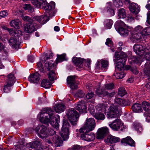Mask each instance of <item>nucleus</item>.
<instances>
[{"instance_id":"obj_32","label":"nucleus","mask_w":150,"mask_h":150,"mask_svg":"<svg viewBox=\"0 0 150 150\" xmlns=\"http://www.w3.org/2000/svg\"><path fill=\"white\" fill-rule=\"evenodd\" d=\"M134 127L135 130L139 134L141 133L143 131V128L142 127L139 123L134 122Z\"/></svg>"},{"instance_id":"obj_40","label":"nucleus","mask_w":150,"mask_h":150,"mask_svg":"<svg viewBox=\"0 0 150 150\" xmlns=\"http://www.w3.org/2000/svg\"><path fill=\"white\" fill-rule=\"evenodd\" d=\"M57 58L56 60V64L66 60L65 59L66 54H62L61 55L57 54Z\"/></svg>"},{"instance_id":"obj_6","label":"nucleus","mask_w":150,"mask_h":150,"mask_svg":"<svg viewBox=\"0 0 150 150\" xmlns=\"http://www.w3.org/2000/svg\"><path fill=\"white\" fill-rule=\"evenodd\" d=\"M70 128V125L67 121L64 120L61 130L59 132L61 136L64 140H66L68 139Z\"/></svg>"},{"instance_id":"obj_27","label":"nucleus","mask_w":150,"mask_h":150,"mask_svg":"<svg viewBox=\"0 0 150 150\" xmlns=\"http://www.w3.org/2000/svg\"><path fill=\"white\" fill-rule=\"evenodd\" d=\"M65 108V106L63 104H58L55 105L54 110L57 113H61L64 111Z\"/></svg>"},{"instance_id":"obj_30","label":"nucleus","mask_w":150,"mask_h":150,"mask_svg":"<svg viewBox=\"0 0 150 150\" xmlns=\"http://www.w3.org/2000/svg\"><path fill=\"white\" fill-rule=\"evenodd\" d=\"M119 33L123 36H127L129 34V31L127 28L120 27L119 29Z\"/></svg>"},{"instance_id":"obj_26","label":"nucleus","mask_w":150,"mask_h":150,"mask_svg":"<svg viewBox=\"0 0 150 150\" xmlns=\"http://www.w3.org/2000/svg\"><path fill=\"white\" fill-rule=\"evenodd\" d=\"M144 70V73L147 76L148 79L150 81V62L148 61L146 62Z\"/></svg>"},{"instance_id":"obj_64","label":"nucleus","mask_w":150,"mask_h":150,"mask_svg":"<svg viewBox=\"0 0 150 150\" xmlns=\"http://www.w3.org/2000/svg\"><path fill=\"white\" fill-rule=\"evenodd\" d=\"M49 133L50 135L54 136L56 133V131L52 129H50L49 130Z\"/></svg>"},{"instance_id":"obj_33","label":"nucleus","mask_w":150,"mask_h":150,"mask_svg":"<svg viewBox=\"0 0 150 150\" xmlns=\"http://www.w3.org/2000/svg\"><path fill=\"white\" fill-rule=\"evenodd\" d=\"M51 83L47 79H44L42 80L41 83V86L45 88H50L51 86Z\"/></svg>"},{"instance_id":"obj_39","label":"nucleus","mask_w":150,"mask_h":150,"mask_svg":"<svg viewBox=\"0 0 150 150\" xmlns=\"http://www.w3.org/2000/svg\"><path fill=\"white\" fill-rule=\"evenodd\" d=\"M7 83L13 84L15 82V79L13 74L10 73L7 76Z\"/></svg>"},{"instance_id":"obj_35","label":"nucleus","mask_w":150,"mask_h":150,"mask_svg":"<svg viewBox=\"0 0 150 150\" xmlns=\"http://www.w3.org/2000/svg\"><path fill=\"white\" fill-rule=\"evenodd\" d=\"M113 24V21L111 19L105 20L104 23V26L105 29H110Z\"/></svg>"},{"instance_id":"obj_52","label":"nucleus","mask_w":150,"mask_h":150,"mask_svg":"<svg viewBox=\"0 0 150 150\" xmlns=\"http://www.w3.org/2000/svg\"><path fill=\"white\" fill-rule=\"evenodd\" d=\"M103 96H107L109 97H112L115 95V93L114 92H112L111 93H108L106 91H105L103 92Z\"/></svg>"},{"instance_id":"obj_23","label":"nucleus","mask_w":150,"mask_h":150,"mask_svg":"<svg viewBox=\"0 0 150 150\" xmlns=\"http://www.w3.org/2000/svg\"><path fill=\"white\" fill-rule=\"evenodd\" d=\"M52 139L56 146H59L62 145L63 141L59 136L55 134L53 136Z\"/></svg>"},{"instance_id":"obj_34","label":"nucleus","mask_w":150,"mask_h":150,"mask_svg":"<svg viewBox=\"0 0 150 150\" xmlns=\"http://www.w3.org/2000/svg\"><path fill=\"white\" fill-rule=\"evenodd\" d=\"M92 114H93V116L95 118L98 120H103L105 118V116L104 115L102 112H99L94 114L93 112Z\"/></svg>"},{"instance_id":"obj_61","label":"nucleus","mask_w":150,"mask_h":150,"mask_svg":"<svg viewBox=\"0 0 150 150\" xmlns=\"http://www.w3.org/2000/svg\"><path fill=\"white\" fill-rule=\"evenodd\" d=\"M131 71L134 74H137L138 73V72L136 67L131 68L130 69Z\"/></svg>"},{"instance_id":"obj_25","label":"nucleus","mask_w":150,"mask_h":150,"mask_svg":"<svg viewBox=\"0 0 150 150\" xmlns=\"http://www.w3.org/2000/svg\"><path fill=\"white\" fill-rule=\"evenodd\" d=\"M32 142H30L28 144V146L32 149H38V148L40 147L39 144H40L41 140L38 138Z\"/></svg>"},{"instance_id":"obj_13","label":"nucleus","mask_w":150,"mask_h":150,"mask_svg":"<svg viewBox=\"0 0 150 150\" xmlns=\"http://www.w3.org/2000/svg\"><path fill=\"white\" fill-rule=\"evenodd\" d=\"M36 24L33 21L30 23H27L24 26V31L28 33H31L37 30Z\"/></svg>"},{"instance_id":"obj_9","label":"nucleus","mask_w":150,"mask_h":150,"mask_svg":"<svg viewBox=\"0 0 150 150\" xmlns=\"http://www.w3.org/2000/svg\"><path fill=\"white\" fill-rule=\"evenodd\" d=\"M45 15L41 16H37L35 19L39 23L41 24H44L48 21L49 18L54 16L52 10H47L45 13Z\"/></svg>"},{"instance_id":"obj_19","label":"nucleus","mask_w":150,"mask_h":150,"mask_svg":"<svg viewBox=\"0 0 150 150\" xmlns=\"http://www.w3.org/2000/svg\"><path fill=\"white\" fill-rule=\"evenodd\" d=\"M84 60V59L80 57H74L72 59L73 62L78 69L83 67V63Z\"/></svg>"},{"instance_id":"obj_7","label":"nucleus","mask_w":150,"mask_h":150,"mask_svg":"<svg viewBox=\"0 0 150 150\" xmlns=\"http://www.w3.org/2000/svg\"><path fill=\"white\" fill-rule=\"evenodd\" d=\"M54 63L53 61L46 62L45 64V67L49 72L48 74V78L51 81H53L56 79L55 74L54 70L56 69V67L54 65Z\"/></svg>"},{"instance_id":"obj_8","label":"nucleus","mask_w":150,"mask_h":150,"mask_svg":"<svg viewBox=\"0 0 150 150\" xmlns=\"http://www.w3.org/2000/svg\"><path fill=\"white\" fill-rule=\"evenodd\" d=\"M32 4L36 7L46 11L52 10V7L48 4L46 0H33Z\"/></svg>"},{"instance_id":"obj_3","label":"nucleus","mask_w":150,"mask_h":150,"mask_svg":"<svg viewBox=\"0 0 150 150\" xmlns=\"http://www.w3.org/2000/svg\"><path fill=\"white\" fill-rule=\"evenodd\" d=\"M96 125L94 118H91L87 119L84 126L79 130L80 133L88 132L94 129Z\"/></svg>"},{"instance_id":"obj_28","label":"nucleus","mask_w":150,"mask_h":150,"mask_svg":"<svg viewBox=\"0 0 150 150\" xmlns=\"http://www.w3.org/2000/svg\"><path fill=\"white\" fill-rule=\"evenodd\" d=\"M132 111L135 112L139 113L142 112L141 105L139 103H134L132 106Z\"/></svg>"},{"instance_id":"obj_11","label":"nucleus","mask_w":150,"mask_h":150,"mask_svg":"<svg viewBox=\"0 0 150 150\" xmlns=\"http://www.w3.org/2000/svg\"><path fill=\"white\" fill-rule=\"evenodd\" d=\"M123 123L121 120L119 119L115 120L109 125V126L114 131H118L120 128V127L123 126L124 129L125 128L126 126L123 125Z\"/></svg>"},{"instance_id":"obj_53","label":"nucleus","mask_w":150,"mask_h":150,"mask_svg":"<svg viewBox=\"0 0 150 150\" xmlns=\"http://www.w3.org/2000/svg\"><path fill=\"white\" fill-rule=\"evenodd\" d=\"M114 85L112 83H107L105 85V88L107 90H112L113 88Z\"/></svg>"},{"instance_id":"obj_44","label":"nucleus","mask_w":150,"mask_h":150,"mask_svg":"<svg viewBox=\"0 0 150 150\" xmlns=\"http://www.w3.org/2000/svg\"><path fill=\"white\" fill-rule=\"evenodd\" d=\"M118 16L120 18H124L125 17V11L123 8L120 9L118 11Z\"/></svg>"},{"instance_id":"obj_42","label":"nucleus","mask_w":150,"mask_h":150,"mask_svg":"<svg viewBox=\"0 0 150 150\" xmlns=\"http://www.w3.org/2000/svg\"><path fill=\"white\" fill-rule=\"evenodd\" d=\"M142 106L144 110L146 111L150 110V103L146 101H144L142 103Z\"/></svg>"},{"instance_id":"obj_37","label":"nucleus","mask_w":150,"mask_h":150,"mask_svg":"<svg viewBox=\"0 0 150 150\" xmlns=\"http://www.w3.org/2000/svg\"><path fill=\"white\" fill-rule=\"evenodd\" d=\"M9 44L12 45L13 48L16 49L19 47V45L17 43V40L16 39L11 38L9 40Z\"/></svg>"},{"instance_id":"obj_54","label":"nucleus","mask_w":150,"mask_h":150,"mask_svg":"<svg viewBox=\"0 0 150 150\" xmlns=\"http://www.w3.org/2000/svg\"><path fill=\"white\" fill-rule=\"evenodd\" d=\"M149 51H147V52H146V53L145 54V57L146 59L147 60H148V61H150V47H147Z\"/></svg>"},{"instance_id":"obj_58","label":"nucleus","mask_w":150,"mask_h":150,"mask_svg":"<svg viewBox=\"0 0 150 150\" xmlns=\"http://www.w3.org/2000/svg\"><path fill=\"white\" fill-rule=\"evenodd\" d=\"M22 19L24 21H28L27 23H30V22H32L33 21L32 19H31L29 17L27 16H23Z\"/></svg>"},{"instance_id":"obj_59","label":"nucleus","mask_w":150,"mask_h":150,"mask_svg":"<svg viewBox=\"0 0 150 150\" xmlns=\"http://www.w3.org/2000/svg\"><path fill=\"white\" fill-rule=\"evenodd\" d=\"M94 94L92 92H88L86 95V98L87 99L91 98L93 96Z\"/></svg>"},{"instance_id":"obj_47","label":"nucleus","mask_w":150,"mask_h":150,"mask_svg":"<svg viewBox=\"0 0 150 150\" xmlns=\"http://www.w3.org/2000/svg\"><path fill=\"white\" fill-rule=\"evenodd\" d=\"M13 84L8 83H7L6 85L4 86L3 91L4 92L8 93L9 92L11 89V87Z\"/></svg>"},{"instance_id":"obj_17","label":"nucleus","mask_w":150,"mask_h":150,"mask_svg":"<svg viewBox=\"0 0 150 150\" xmlns=\"http://www.w3.org/2000/svg\"><path fill=\"white\" fill-rule=\"evenodd\" d=\"M87 132H82L81 135V138L84 140L88 142L93 141L95 138V136L93 133H87Z\"/></svg>"},{"instance_id":"obj_15","label":"nucleus","mask_w":150,"mask_h":150,"mask_svg":"<svg viewBox=\"0 0 150 150\" xmlns=\"http://www.w3.org/2000/svg\"><path fill=\"white\" fill-rule=\"evenodd\" d=\"M109 133V129L106 127L99 128L97 133L96 138L98 139H103L105 135Z\"/></svg>"},{"instance_id":"obj_46","label":"nucleus","mask_w":150,"mask_h":150,"mask_svg":"<svg viewBox=\"0 0 150 150\" xmlns=\"http://www.w3.org/2000/svg\"><path fill=\"white\" fill-rule=\"evenodd\" d=\"M125 74L124 72L115 73L114 75L117 79H122L125 76Z\"/></svg>"},{"instance_id":"obj_56","label":"nucleus","mask_w":150,"mask_h":150,"mask_svg":"<svg viewBox=\"0 0 150 150\" xmlns=\"http://www.w3.org/2000/svg\"><path fill=\"white\" fill-rule=\"evenodd\" d=\"M105 44L106 45L110 47L112 46L113 45L112 42L109 38L107 39Z\"/></svg>"},{"instance_id":"obj_50","label":"nucleus","mask_w":150,"mask_h":150,"mask_svg":"<svg viewBox=\"0 0 150 150\" xmlns=\"http://www.w3.org/2000/svg\"><path fill=\"white\" fill-rule=\"evenodd\" d=\"M84 93L80 90H78L75 94V96L76 97L79 98H83L84 96Z\"/></svg>"},{"instance_id":"obj_10","label":"nucleus","mask_w":150,"mask_h":150,"mask_svg":"<svg viewBox=\"0 0 150 150\" xmlns=\"http://www.w3.org/2000/svg\"><path fill=\"white\" fill-rule=\"evenodd\" d=\"M107 117L109 118H115L119 116V112L117 106L112 105L109 108L107 112Z\"/></svg>"},{"instance_id":"obj_4","label":"nucleus","mask_w":150,"mask_h":150,"mask_svg":"<svg viewBox=\"0 0 150 150\" xmlns=\"http://www.w3.org/2000/svg\"><path fill=\"white\" fill-rule=\"evenodd\" d=\"M66 115L72 125H76L79 114L75 109L71 108L68 110L67 111Z\"/></svg>"},{"instance_id":"obj_41","label":"nucleus","mask_w":150,"mask_h":150,"mask_svg":"<svg viewBox=\"0 0 150 150\" xmlns=\"http://www.w3.org/2000/svg\"><path fill=\"white\" fill-rule=\"evenodd\" d=\"M129 61L131 60L133 62L137 64H140L141 61L140 57H136L135 56H132L129 58Z\"/></svg>"},{"instance_id":"obj_57","label":"nucleus","mask_w":150,"mask_h":150,"mask_svg":"<svg viewBox=\"0 0 150 150\" xmlns=\"http://www.w3.org/2000/svg\"><path fill=\"white\" fill-rule=\"evenodd\" d=\"M28 61L31 62H33L35 59V57L33 55H29L28 56Z\"/></svg>"},{"instance_id":"obj_36","label":"nucleus","mask_w":150,"mask_h":150,"mask_svg":"<svg viewBox=\"0 0 150 150\" xmlns=\"http://www.w3.org/2000/svg\"><path fill=\"white\" fill-rule=\"evenodd\" d=\"M96 108L97 110L98 111L105 112L106 110V105L105 104H99L96 106Z\"/></svg>"},{"instance_id":"obj_29","label":"nucleus","mask_w":150,"mask_h":150,"mask_svg":"<svg viewBox=\"0 0 150 150\" xmlns=\"http://www.w3.org/2000/svg\"><path fill=\"white\" fill-rule=\"evenodd\" d=\"M46 130L47 128L44 126L42 125L40 130V134H38V136L42 139L46 137L47 135Z\"/></svg>"},{"instance_id":"obj_5","label":"nucleus","mask_w":150,"mask_h":150,"mask_svg":"<svg viewBox=\"0 0 150 150\" xmlns=\"http://www.w3.org/2000/svg\"><path fill=\"white\" fill-rule=\"evenodd\" d=\"M143 28L140 25L136 27L131 34L130 40L133 42H139L141 40V35H142Z\"/></svg>"},{"instance_id":"obj_63","label":"nucleus","mask_w":150,"mask_h":150,"mask_svg":"<svg viewBox=\"0 0 150 150\" xmlns=\"http://www.w3.org/2000/svg\"><path fill=\"white\" fill-rule=\"evenodd\" d=\"M73 150H82L81 146L78 145H74L73 148Z\"/></svg>"},{"instance_id":"obj_24","label":"nucleus","mask_w":150,"mask_h":150,"mask_svg":"<svg viewBox=\"0 0 150 150\" xmlns=\"http://www.w3.org/2000/svg\"><path fill=\"white\" fill-rule=\"evenodd\" d=\"M129 8L130 11L135 14H137L140 11L139 6L137 4L131 3L129 5Z\"/></svg>"},{"instance_id":"obj_12","label":"nucleus","mask_w":150,"mask_h":150,"mask_svg":"<svg viewBox=\"0 0 150 150\" xmlns=\"http://www.w3.org/2000/svg\"><path fill=\"white\" fill-rule=\"evenodd\" d=\"M134 51L137 54L140 56L143 55L145 52H146L149 51L146 47H143L142 45L135 44L133 47Z\"/></svg>"},{"instance_id":"obj_60","label":"nucleus","mask_w":150,"mask_h":150,"mask_svg":"<svg viewBox=\"0 0 150 150\" xmlns=\"http://www.w3.org/2000/svg\"><path fill=\"white\" fill-rule=\"evenodd\" d=\"M7 15H8L7 13L5 11H1L0 13V16L1 18H4Z\"/></svg>"},{"instance_id":"obj_45","label":"nucleus","mask_w":150,"mask_h":150,"mask_svg":"<svg viewBox=\"0 0 150 150\" xmlns=\"http://www.w3.org/2000/svg\"><path fill=\"white\" fill-rule=\"evenodd\" d=\"M23 8L25 10H28L30 12H32L34 11V8L29 4H25L23 6Z\"/></svg>"},{"instance_id":"obj_48","label":"nucleus","mask_w":150,"mask_h":150,"mask_svg":"<svg viewBox=\"0 0 150 150\" xmlns=\"http://www.w3.org/2000/svg\"><path fill=\"white\" fill-rule=\"evenodd\" d=\"M114 4L116 7L119 8L122 6L123 3L122 0H115L114 2Z\"/></svg>"},{"instance_id":"obj_43","label":"nucleus","mask_w":150,"mask_h":150,"mask_svg":"<svg viewBox=\"0 0 150 150\" xmlns=\"http://www.w3.org/2000/svg\"><path fill=\"white\" fill-rule=\"evenodd\" d=\"M127 93L126 91L123 87L119 88L118 91V95L120 96L123 97Z\"/></svg>"},{"instance_id":"obj_16","label":"nucleus","mask_w":150,"mask_h":150,"mask_svg":"<svg viewBox=\"0 0 150 150\" xmlns=\"http://www.w3.org/2000/svg\"><path fill=\"white\" fill-rule=\"evenodd\" d=\"M75 105L76 108L80 113H85L87 112L86 105L84 101H80L76 103Z\"/></svg>"},{"instance_id":"obj_20","label":"nucleus","mask_w":150,"mask_h":150,"mask_svg":"<svg viewBox=\"0 0 150 150\" xmlns=\"http://www.w3.org/2000/svg\"><path fill=\"white\" fill-rule=\"evenodd\" d=\"M115 103L120 105L126 106L129 105L131 102L128 99L124 100L121 98H116L115 100Z\"/></svg>"},{"instance_id":"obj_1","label":"nucleus","mask_w":150,"mask_h":150,"mask_svg":"<svg viewBox=\"0 0 150 150\" xmlns=\"http://www.w3.org/2000/svg\"><path fill=\"white\" fill-rule=\"evenodd\" d=\"M54 112L50 108H46L42 112H40L38 115V117L40 121L42 123L47 124L50 123L55 128L58 129L59 128V121L55 118Z\"/></svg>"},{"instance_id":"obj_55","label":"nucleus","mask_w":150,"mask_h":150,"mask_svg":"<svg viewBox=\"0 0 150 150\" xmlns=\"http://www.w3.org/2000/svg\"><path fill=\"white\" fill-rule=\"evenodd\" d=\"M3 28L5 30H7L9 33L10 35H12L13 33H14L16 34V32H17V31H16L13 32V29H9L6 26H4L3 27Z\"/></svg>"},{"instance_id":"obj_2","label":"nucleus","mask_w":150,"mask_h":150,"mask_svg":"<svg viewBox=\"0 0 150 150\" xmlns=\"http://www.w3.org/2000/svg\"><path fill=\"white\" fill-rule=\"evenodd\" d=\"M114 58V61L115 64L116 71L128 70L131 69L130 66L128 65L125 67V62L127 59V54L125 53L121 52L119 53L117 52H115Z\"/></svg>"},{"instance_id":"obj_31","label":"nucleus","mask_w":150,"mask_h":150,"mask_svg":"<svg viewBox=\"0 0 150 150\" xmlns=\"http://www.w3.org/2000/svg\"><path fill=\"white\" fill-rule=\"evenodd\" d=\"M150 35V28L146 27L143 28L142 35H141V40L146 36Z\"/></svg>"},{"instance_id":"obj_49","label":"nucleus","mask_w":150,"mask_h":150,"mask_svg":"<svg viewBox=\"0 0 150 150\" xmlns=\"http://www.w3.org/2000/svg\"><path fill=\"white\" fill-rule=\"evenodd\" d=\"M101 69L107 68L109 65L108 62L106 60H103L101 61Z\"/></svg>"},{"instance_id":"obj_21","label":"nucleus","mask_w":150,"mask_h":150,"mask_svg":"<svg viewBox=\"0 0 150 150\" xmlns=\"http://www.w3.org/2000/svg\"><path fill=\"white\" fill-rule=\"evenodd\" d=\"M120 139L119 138L110 135L108 136L107 138L105 139V142L110 144H112L119 142Z\"/></svg>"},{"instance_id":"obj_38","label":"nucleus","mask_w":150,"mask_h":150,"mask_svg":"<svg viewBox=\"0 0 150 150\" xmlns=\"http://www.w3.org/2000/svg\"><path fill=\"white\" fill-rule=\"evenodd\" d=\"M10 25L16 29V30L17 31V33H18V28H19V21L17 20L16 21L14 20L10 22Z\"/></svg>"},{"instance_id":"obj_22","label":"nucleus","mask_w":150,"mask_h":150,"mask_svg":"<svg viewBox=\"0 0 150 150\" xmlns=\"http://www.w3.org/2000/svg\"><path fill=\"white\" fill-rule=\"evenodd\" d=\"M121 142L123 144H127L131 146H134L135 145V142L130 137H127L122 139Z\"/></svg>"},{"instance_id":"obj_18","label":"nucleus","mask_w":150,"mask_h":150,"mask_svg":"<svg viewBox=\"0 0 150 150\" xmlns=\"http://www.w3.org/2000/svg\"><path fill=\"white\" fill-rule=\"evenodd\" d=\"M40 76L38 73L36 72L30 74L28 78V81L31 83H38L40 80Z\"/></svg>"},{"instance_id":"obj_14","label":"nucleus","mask_w":150,"mask_h":150,"mask_svg":"<svg viewBox=\"0 0 150 150\" xmlns=\"http://www.w3.org/2000/svg\"><path fill=\"white\" fill-rule=\"evenodd\" d=\"M67 83L69 85L72 89H76L78 88L77 84L79 81L76 80L75 76H69L67 79Z\"/></svg>"},{"instance_id":"obj_62","label":"nucleus","mask_w":150,"mask_h":150,"mask_svg":"<svg viewBox=\"0 0 150 150\" xmlns=\"http://www.w3.org/2000/svg\"><path fill=\"white\" fill-rule=\"evenodd\" d=\"M107 9L108 12H109L110 14L114 15V14L113 10L110 7H107Z\"/></svg>"},{"instance_id":"obj_51","label":"nucleus","mask_w":150,"mask_h":150,"mask_svg":"<svg viewBox=\"0 0 150 150\" xmlns=\"http://www.w3.org/2000/svg\"><path fill=\"white\" fill-rule=\"evenodd\" d=\"M37 68L39 70L42 72H43L44 71L43 65L42 64V62L40 61H39L37 63Z\"/></svg>"}]
</instances>
